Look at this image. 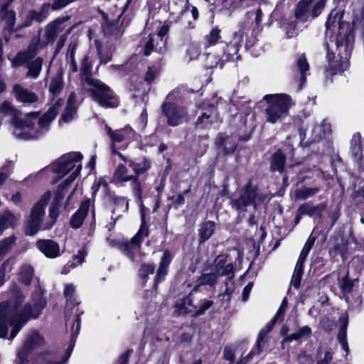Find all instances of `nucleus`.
I'll use <instances>...</instances> for the list:
<instances>
[{
  "label": "nucleus",
  "mask_w": 364,
  "mask_h": 364,
  "mask_svg": "<svg viewBox=\"0 0 364 364\" xmlns=\"http://www.w3.org/2000/svg\"><path fill=\"white\" fill-rule=\"evenodd\" d=\"M2 20L5 22L4 32L10 31L15 23L16 14L14 11L8 10L6 6H4L0 12Z\"/></svg>",
  "instance_id": "obj_35"
},
{
  "label": "nucleus",
  "mask_w": 364,
  "mask_h": 364,
  "mask_svg": "<svg viewBox=\"0 0 364 364\" xmlns=\"http://www.w3.org/2000/svg\"><path fill=\"white\" fill-rule=\"evenodd\" d=\"M215 230V223L212 221H207L204 223L200 230H199V242L200 243H203L207 240H208L211 235L213 234Z\"/></svg>",
  "instance_id": "obj_39"
},
{
  "label": "nucleus",
  "mask_w": 364,
  "mask_h": 364,
  "mask_svg": "<svg viewBox=\"0 0 364 364\" xmlns=\"http://www.w3.org/2000/svg\"><path fill=\"white\" fill-rule=\"evenodd\" d=\"M38 249L47 257L55 258L60 255L59 245L52 240H39L36 242Z\"/></svg>",
  "instance_id": "obj_23"
},
{
  "label": "nucleus",
  "mask_w": 364,
  "mask_h": 364,
  "mask_svg": "<svg viewBox=\"0 0 364 364\" xmlns=\"http://www.w3.org/2000/svg\"><path fill=\"white\" fill-rule=\"evenodd\" d=\"M113 181L118 186H124L131 182L134 194L140 197L142 193L141 183L134 174L129 173L128 169L123 164H119L113 175Z\"/></svg>",
  "instance_id": "obj_11"
},
{
  "label": "nucleus",
  "mask_w": 364,
  "mask_h": 364,
  "mask_svg": "<svg viewBox=\"0 0 364 364\" xmlns=\"http://www.w3.org/2000/svg\"><path fill=\"white\" fill-rule=\"evenodd\" d=\"M236 354H238L237 350L234 351L230 347H225L223 350V356L224 358L227 360H229L230 362L234 361L235 355Z\"/></svg>",
  "instance_id": "obj_60"
},
{
  "label": "nucleus",
  "mask_w": 364,
  "mask_h": 364,
  "mask_svg": "<svg viewBox=\"0 0 364 364\" xmlns=\"http://www.w3.org/2000/svg\"><path fill=\"white\" fill-rule=\"evenodd\" d=\"M348 326V319L347 318H343V324L341 328H340L339 333L338 334V339L339 342L346 341V331Z\"/></svg>",
  "instance_id": "obj_56"
},
{
  "label": "nucleus",
  "mask_w": 364,
  "mask_h": 364,
  "mask_svg": "<svg viewBox=\"0 0 364 364\" xmlns=\"http://www.w3.org/2000/svg\"><path fill=\"white\" fill-rule=\"evenodd\" d=\"M285 164V156L280 150L277 151L272 157L271 170L272 171L282 172Z\"/></svg>",
  "instance_id": "obj_36"
},
{
  "label": "nucleus",
  "mask_w": 364,
  "mask_h": 364,
  "mask_svg": "<svg viewBox=\"0 0 364 364\" xmlns=\"http://www.w3.org/2000/svg\"><path fill=\"white\" fill-rule=\"evenodd\" d=\"M85 83L90 87L89 91L95 102L105 108H113L119 105V99L111 89L100 80L86 77Z\"/></svg>",
  "instance_id": "obj_6"
},
{
  "label": "nucleus",
  "mask_w": 364,
  "mask_h": 364,
  "mask_svg": "<svg viewBox=\"0 0 364 364\" xmlns=\"http://www.w3.org/2000/svg\"><path fill=\"white\" fill-rule=\"evenodd\" d=\"M69 18V16L60 17L47 26L45 32L47 43L54 42L58 35L65 29V23Z\"/></svg>",
  "instance_id": "obj_21"
},
{
  "label": "nucleus",
  "mask_w": 364,
  "mask_h": 364,
  "mask_svg": "<svg viewBox=\"0 0 364 364\" xmlns=\"http://www.w3.org/2000/svg\"><path fill=\"white\" fill-rule=\"evenodd\" d=\"M63 104V101L58 99L42 117H39L37 113H30L24 119H21L20 112L11 102L5 100L0 104V114L12 117L14 127L13 133L16 138L33 139L38 138L48 130L50 122L57 115Z\"/></svg>",
  "instance_id": "obj_2"
},
{
  "label": "nucleus",
  "mask_w": 364,
  "mask_h": 364,
  "mask_svg": "<svg viewBox=\"0 0 364 364\" xmlns=\"http://www.w3.org/2000/svg\"><path fill=\"white\" fill-rule=\"evenodd\" d=\"M287 300L286 298H284L282 300V302L281 304V306L279 309H278L276 315L274 316L277 318H279L280 317H282L284 316V314L287 309Z\"/></svg>",
  "instance_id": "obj_63"
},
{
  "label": "nucleus",
  "mask_w": 364,
  "mask_h": 364,
  "mask_svg": "<svg viewBox=\"0 0 364 364\" xmlns=\"http://www.w3.org/2000/svg\"><path fill=\"white\" fill-rule=\"evenodd\" d=\"M217 113L213 107L204 112L196 122V126L200 128H206L217 119Z\"/></svg>",
  "instance_id": "obj_32"
},
{
  "label": "nucleus",
  "mask_w": 364,
  "mask_h": 364,
  "mask_svg": "<svg viewBox=\"0 0 364 364\" xmlns=\"http://www.w3.org/2000/svg\"><path fill=\"white\" fill-rule=\"evenodd\" d=\"M20 216L16 215L9 210L0 214V235L8 228H14L17 225Z\"/></svg>",
  "instance_id": "obj_28"
},
{
  "label": "nucleus",
  "mask_w": 364,
  "mask_h": 364,
  "mask_svg": "<svg viewBox=\"0 0 364 364\" xmlns=\"http://www.w3.org/2000/svg\"><path fill=\"white\" fill-rule=\"evenodd\" d=\"M178 306L180 308L181 314H186L188 312H191L192 310L189 308V306H192V300L190 296H187L185 298L181 304H178Z\"/></svg>",
  "instance_id": "obj_54"
},
{
  "label": "nucleus",
  "mask_w": 364,
  "mask_h": 364,
  "mask_svg": "<svg viewBox=\"0 0 364 364\" xmlns=\"http://www.w3.org/2000/svg\"><path fill=\"white\" fill-rule=\"evenodd\" d=\"M220 61H221V60H220ZM218 62H219V60H218V58L215 55H208V57H207V64H206V66L208 68H213L217 66Z\"/></svg>",
  "instance_id": "obj_64"
},
{
  "label": "nucleus",
  "mask_w": 364,
  "mask_h": 364,
  "mask_svg": "<svg viewBox=\"0 0 364 364\" xmlns=\"http://www.w3.org/2000/svg\"><path fill=\"white\" fill-rule=\"evenodd\" d=\"M12 93L17 101L23 103H33L38 99L34 92L29 91L18 84L14 85Z\"/></svg>",
  "instance_id": "obj_24"
},
{
  "label": "nucleus",
  "mask_w": 364,
  "mask_h": 364,
  "mask_svg": "<svg viewBox=\"0 0 364 364\" xmlns=\"http://www.w3.org/2000/svg\"><path fill=\"white\" fill-rule=\"evenodd\" d=\"M353 44L349 35L339 34L334 43L328 46L327 59L331 74L346 70L349 67V57Z\"/></svg>",
  "instance_id": "obj_3"
},
{
  "label": "nucleus",
  "mask_w": 364,
  "mask_h": 364,
  "mask_svg": "<svg viewBox=\"0 0 364 364\" xmlns=\"http://www.w3.org/2000/svg\"><path fill=\"white\" fill-rule=\"evenodd\" d=\"M200 54L199 48L196 45L190 46L186 50V56L189 60L196 59Z\"/></svg>",
  "instance_id": "obj_55"
},
{
  "label": "nucleus",
  "mask_w": 364,
  "mask_h": 364,
  "mask_svg": "<svg viewBox=\"0 0 364 364\" xmlns=\"http://www.w3.org/2000/svg\"><path fill=\"white\" fill-rule=\"evenodd\" d=\"M147 232L141 228L136 235L132 239L130 242L124 245V254L133 262H139L141 259L140 252V243L141 237L146 236Z\"/></svg>",
  "instance_id": "obj_17"
},
{
  "label": "nucleus",
  "mask_w": 364,
  "mask_h": 364,
  "mask_svg": "<svg viewBox=\"0 0 364 364\" xmlns=\"http://www.w3.org/2000/svg\"><path fill=\"white\" fill-rule=\"evenodd\" d=\"M102 29L106 35L120 36L123 33L121 27L118 26V22H106L103 24Z\"/></svg>",
  "instance_id": "obj_44"
},
{
  "label": "nucleus",
  "mask_w": 364,
  "mask_h": 364,
  "mask_svg": "<svg viewBox=\"0 0 364 364\" xmlns=\"http://www.w3.org/2000/svg\"><path fill=\"white\" fill-rule=\"evenodd\" d=\"M50 197L51 193L50 192L45 193L41 199L32 207L30 215L24 225L26 235H34L41 229V225L46 213L45 209Z\"/></svg>",
  "instance_id": "obj_7"
},
{
  "label": "nucleus",
  "mask_w": 364,
  "mask_h": 364,
  "mask_svg": "<svg viewBox=\"0 0 364 364\" xmlns=\"http://www.w3.org/2000/svg\"><path fill=\"white\" fill-rule=\"evenodd\" d=\"M243 31L242 29L235 32L232 40L226 46L223 55L220 59V68L223 66V62L237 59V55L243 40Z\"/></svg>",
  "instance_id": "obj_16"
},
{
  "label": "nucleus",
  "mask_w": 364,
  "mask_h": 364,
  "mask_svg": "<svg viewBox=\"0 0 364 364\" xmlns=\"http://www.w3.org/2000/svg\"><path fill=\"white\" fill-rule=\"evenodd\" d=\"M164 114L167 119L168 125L176 127L187 119V112L185 107L171 102H165L162 105Z\"/></svg>",
  "instance_id": "obj_13"
},
{
  "label": "nucleus",
  "mask_w": 364,
  "mask_h": 364,
  "mask_svg": "<svg viewBox=\"0 0 364 364\" xmlns=\"http://www.w3.org/2000/svg\"><path fill=\"white\" fill-rule=\"evenodd\" d=\"M33 276V269L31 266L25 264L21 267L20 278L23 283L28 284Z\"/></svg>",
  "instance_id": "obj_47"
},
{
  "label": "nucleus",
  "mask_w": 364,
  "mask_h": 364,
  "mask_svg": "<svg viewBox=\"0 0 364 364\" xmlns=\"http://www.w3.org/2000/svg\"><path fill=\"white\" fill-rule=\"evenodd\" d=\"M76 49H77V44L75 43H72L69 45L67 55H66V58L68 60H75L74 55H75Z\"/></svg>",
  "instance_id": "obj_62"
},
{
  "label": "nucleus",
  "mask_w": 364,
  "mask_h": 364,
  "mask_svg": "<svg viewBox=\"0 0 364 364\" xmlns=\"http://www.w3.org/2000/svg\"><path fill=\"white\" fill-rule=\"evenodd\" d=\"M353 282L350 279H348L347 277H345L343 279L341 284V291L344 293H348L350 292L353 289Z\"/></svg>",
  "instance_id": "obj_59"
},
{
  "label": "nucleus",
  "mask_w": 364,
  "mask_h": 364,
  "mask_svg": "<svg viewBox=\"0 0 364 364\" xmlns=\"http://www.w3.org/2000/svg\"><path fill=\"white\" fill-rule=\"evenodd\" d=\"M262 200V196H259L257 188L249 183L238 198L232 200L231 205L240 214L247 211V208L252 205L255 208L257 205V201Z\"/></svg>",
  "instance_id": "obj_9"
},
{
  "label": "nucleus",
  "mask_w": 364,
  "mask_h": 364,
  "mask_svg": "<svg viewBox=\"0 0 364 364\" xmlns=\"http://www.w3.org/2000/svg\"><path fill=\"white\" fill-rule=\"evenodd\" d=\"M219 277L226 276L228 278L233 277V265L228 262L227 257L219 255L215 260L211 269Z\"/></svg>",
  "instance_id": "obj_22"
},
{
  "label": "nucleus",
  "mask_w": 364,
  "mask_h": 364,
  "mask_svg": "<svg viewBox=\"0 0 364 364\" xmlns=\"http://www.w3.org/2000/svg\"><path fill=\"white\" fill-rule=\"evenodd\" d=\"M75 0H54L51 8L53 10L62 9Z\"/></svg>",
  "instance_id": "obj_61"
},
{
  "label": "nucleus",
  "mask_w": 364,
  "mask_h": 364,
  "mask_svg": "<svg viewBox=\"0 0 364 364\" xmlns=\"http://www.w3.org/2000/svg\"><path fill=\"white\" fill-rule=\"evenodd\" d=\"M63 76L61 72L58 73L52 78L50 85L49 91L53 95H58L63 88Z\"/></svg>",
  "instance_id": "obj_42"
},
{
  "label": "nucleus",
  "mask_w": 364,
  "mask_h": 364,
  "mask_svg": "<svg viewBox=\"0 0 364 364\" xmlns=\"http://www.w3.org/2000/svg\"><path fill=\"white\" fill-rule=\"evenodd\" d=\"M263 100L268 105L264 110L266 122L271 124L283 121L293 105L291 97L286 94H268Z\"/></svg>",
  "instance_id": "obj_4"
},
{
  "label": "nucleus",
  "mask_w": 364,
  "mask_h": 364,
  "mask_svg": "<svg viewBox=\"0 0 364 364\" xmlns=\"http://www.w3.org/2000/svg\"><path fill=\"white\" fill-rule=\"evenodd\" d=\"M360 134H354L350 141V150L354 162L357 164L359 171L361 173L364 172V154L360 146Z\"/></svg>",
  "instance_id": "obj_20"
},
{
  "label": "nucleus",
  "mask_w": 364,
  "mask_h": 364,
  "mask_svg": "<svg viewBox=\"0 0 364 364\" xmlns=\"http://www.w3.org/2000/svg\"><path fill=\"white\" fill-rule=\"evenodd\" d=\"M277 320L278 318L274 316L272 320L260 331L257 340L256 347L252 350V351L247 355V357L242 358L236 364H246L254 355L259 354L262 351L261 346L263 343H264V338L271 331Z\"/></svg>",
  "instance_id": "obj_18"
},
{
  "label": "nucleus",
  "mask_w": 364,
  "mask_h": 364,
  "mask_svg": "<svg viewBox=\"0 0 364 364\" xmlns=\"http://www.w3.org/2000/svg\"><path fill=\"white\" fill-rule=\"evenodd\" d=\"M77 100L74 93H71L68 97L64 112L61 116V120L68 122L74 119L77 114Z\"/></svg>",
  "instance_id": "obj_27"
},
{
  "label": "nucleus",
  "mask_w": 364,
  "mask_h": 364,
  "mask_svg": "<svg viewBox=\"0 0 364 364\" xmlns=\"http://www.w3.org/2000/svg\"><path fill=\"white\" fill-rule=\"evenodd\" d=\"M168 26L164 25L160 28L158 35L149 36L144 51L145 55H150L154 50L159 53H164L166 51V39L164 36L168 33Z\"/></svg>",
  "instance_id": "obj_15"
},
{
  "label": "nucleus",
  "mask_w": 364,
  "mask_h": 364,
  "mask_svg": "<svg viewBox=\"0 0 364 364\" xmlns=\"http://www.w3.org/2000/svg\"><path fill=\"white\" fill-rule=\"evenodd\" d=\"M172 260V255L170 251H164L160 261L159 267L155 277V285L163 280L168 273V266Z\"/></svg>",
  "instance_id": "obj_25"
},
{
  "label": "nucleus",
  "mask_w": 364,
  "mask_h": 364,
  "mask_svg": "<svg viewBox=\"0 0 364 364\" xmlns=\"http://www.w3.org/2000/svg\"><path fill=\"white\" fill-rule=\"evenodd\" d=\"M219 149L225 154L232 153L237 146L236 139L232 136L220 134L218 136L215 141Z\"/></svg>",
  "instance_id": "obj_29"
},
{
  "label": "nucleus",
  "mask_w": 364,
  "mask_h": 364,
  "mask_svg": "<svg viewBox=\"0 0 364 364\" xmlns=\"http://www.w3.org/2000/svg\"><path fill=\"white\" fill-rule=\"evenodd\" d=\"M13 168V164L11 161L7 162L0 171V187L4 184Z\"/></svg>",
  "instance_id": "obj_49"
},
{
  "label": "nucleus",
  "mask_w": 364,
  "mask_h": 364,
  "mask_svg": "<svg viewBox=\"0 0 364 364\" xmlns=\"http://www.w3.org/2000/svg\"><path fill=\"white\" fill-rule=\"evenodd\" d=\"M82 155L79 152H72L62 156L52 164L49 168L59 178L63 177L70 171L72 173L66 178V183H71L80 173L82 166L80 161Z\"/></svg>",
  "instance_id": "obj_5"
},
{
  "label": "nucleus",
  "mask_w": 364,
  "mask_h": 364,
  "mask_svg": "<svg viewBox=\"0 0 364 364\" xmlns=\"http://www.w3.org/2000/svg\"><path fill=\"white\" fill-rule=\"evenodd\" d=\"M219 277L211 269L209 273H203L198 279V284L195 285L193 289V291H196L201 285H209L211 287H214L218 283Z\"/></svg>",
  "instance_id": "obj_31"
},
{
  "label": "nucleus",
  "mask_w": 364,
  "mask_h": 364,
  "mask_svg": "<svg viewBox=\"0 0 364 364\" xmlns=\"http://www.w3.org/2000/svg\"><path fill=\"white\" fill-rule=\"evenodd\" d=\"M319 192L317 187L303 186L295 191V197L297 199L305 200L316 195Z\"/></svg>",
  "instance_id": "obj_41"
},
{
  "label": "nucleus",
  "mask_w": 364,
  "mask_h": 364,
  "mask_svg": "<svg viewBox=\"0 0 364 364\" xmlns=\"http://www.w3.org/2000/svg\"><path fill=\"white\" fill-rule=\"evenodd\" d=\"M331 124L326 120L320 124L313 123L305 130L299 129L300 140H304L307 136L311 141H318L331 133Z\"/></svg>",
  "instance_id": "obj_12"
},
{
  "label": "nucleus",
  "mask_w": 364,
  "mask_h": 364,
  "mask_svg": "<svg viewBox=\"0 0 364 364\" xmlns=\"http://www.w3.org/2000/svg\"><path fill=\"white\" fill-rule=\"evenodd\" d=\"M70 184V183H66L65 181L63 184L59 185L53 203L58 204V203L65 196L66 187Z\"/></svg>",
  "instance_id": "obj_51"
},
{
  "label": "nucleus",
  "mask_w": 364,
  "mask_h": 364,
  "mask_svg": "<svg viewBox=\"0 0 364 364\" xmlns=\"http://www.w3.org/2000/svg\"><path fill=\"white\" fill-rule=\"evenodd\" d=\"M338 15V13H335L334 11H331L328 16V18L326 22V27L327 30L331 29V28L334 26V24L337 22Z\"/></svg>",
  "instance_id": "obj_58"
},
{
  "label": "nucleus",
  "mask_w": 364,
  "mask_h": 364,
  "mask_svg": "<svg viewBox=\"0 0 364 364\" xmlns=\"http://www.w3.org/2000/svg\"><path fill=\"white\" fill-rule=\"evenodd\" d=\"M80 314L78 312V309L75 312L74 316L73 318H70L68 315V313L65 314V321L66 324L68 325L69 323L72 324L71 326V343L67 349L66 354L61 358L60 360L56 355L51 354V353H46L43 358V364H65L68 358H70L71 353L73 351L74 345H75V340L76 337L77 336L80 328Z\"/></svg>",
  "instance_id": "obj_8"
},
{
  "label": "nucleus",
  "mask_w": 364,
  "mask_h": 364,
  "mask_svg": "<svg viewBox=\"0 0 364 364\" xmlns=\"http://www.w3.org/2000/svg\"><path fill=\"white\" fill-rule=\"evenodd\" d=\"M85 252L84 250H80L77 255L73 257V261L69 262L62 269V274H66L70 272V269L76 267L77 264H82L84 262L85 257Z\"/></svg>",
  "instance_id": "obj_43"
},
{
  "label": "nucleus",
  "mask_w": 364,
  "mask_h": 364,
  "mask_svg": "<svg viewBox=\"0 0 364 364\" xmlns=\"http://www.w3.org/2000/svg\"><path fill=\"white\" fill-rule=\"evenodd\" d=\"M326 0H301L295 9L297 19L306 21L317 17L325 6Z\"/></svg>",
  "instance_id": "obj_10"
},
{
  "label": "nucleus",
  "mask_w": 364,
  "mask_h": 364,
  "mask_svg": "<svg viewBox=\"0 0 364 364\" xmlns=\"http://www.w3.org/2000/svg\"><path fill=\"white\" fill-rule=\"evenodd\" d=\"M119 159H121L124 162L128 164V166L132 168V170L134 172V176H137V178H139V176L141 173H143L146 172L147 170L149 169L151 165L149 161L144 159L141 162H135L131 159H128L127 157L123 156L120 153H117Z\"/></svg>",
  "instance_id": "obj_26"
},
{
  "label": "nucleus",
  "mask_w": 364,
  "mask_h": 364,
  "mask_svg": "<svg viewBox=\"0 0 364 364\" xmlns=\"http://www.w3.org/2000/svg\"><path fill=\"white\" fill-rule=\"evenodd\" d=\"M64 295L66 298V308L68 309L73 306L77 305L80 301L75 296V288L71 284H67L64 289Z\"/></svg>",
  "instance_id": "obj_38"
},
{
  "label": "nucleus",
  "mask_w": 364,
  "mask_h": 364,
  "mask_svg": "<svg viewBox=\"0 0 364 364\" xmlns=\"http://www.w3.org/2000/svg\"><path fill=\"white\" fill-rule=\"evenodd\" d=\"M36 53V46L31 44L26 52H21L14 59L13 64L19 65L24 63L28 59L33 58Z\"/></svg>",
  "instance_id": "obj_37"
},
{
  "label": "nucleus",
  "mask_w": 364,
  "mask_h": 364,
  "mask_svg": "<svg viewBox=\"0 0 364 364\" xmlns=\"http://www.w3.org/2000/svg\"><path fill=\"white\" fill-rule=\"evenodd\" d=\"M220 38V30L218 28H214L211 30L210 33L205 36V46H211L215 45L218 41Z\"/></svg>",
  "instance_id": "obj_48"
},
{
  "label": "nucleus",
  "mask_w": 364,
  "mask_h": 364,
  "mask_svg": "<svg viewBox=\"0 0 364 364\" xmlns=\"http://www.w3.org/2000/svg\"><path fill=\"white\" fill-rule=\"evenodd\" d=\"M107 133L112 139V152L118 156L119 153L116 149V144L122 142H130L137 138V134L129 126L124 128L112 131L111 128H107Z\"/></svg>",
  "instance_id": "obj_14"
},
{
  "label": "nucleus",
  "mask_w": 364,
  "mask_h": 364,
  "mask_svg": "<svg viewBox=\"0 0 364 364\" xmlns=\"http://www.w3.org/2000/svg\"><path fill=\"white\" fill-rule=\"evenodd\" d=\"M90 208V200H85L81 203V205L75 214L70 220V225L73 228H78L82 224V222L87 215Z\"/></svg>",
  "instance_id": "obj_30"
},
{
  "label": "nucleus",
  "mask_w": 364,
  "mask_h": 364,
  "mask_svg": "<svg viewBox=\"0 0 364 364\" xmlns=\"http://www.w3.org/2000/svg\"><path fill=\"white\" fill-rule=\"evenodd\" d=\"M23 300L22 292L18 291L13 299L0 304L1 338L7 336L9 326L11 325L10 338L14 339L29 319L38 317L45 307L41 294L35 296L31 302L21 307Z\"/></svg>",
  "instance_id": "obj_1"
},
{
  "label": "nucleus",
  "mask_w": 364,
  "mask_h": 364,
  "mask_svg": "<svg viewBox=\"0 0 364 364\" xmlns=\"http://www.w3.org/2000/svg\"><path fill=\"white\" fill-rule=\"evenodd\" d=\"M48 8V6H44L38 12L31 11L30 14L31 18L38 22L43 21L46 18V12L47 11Z\"/></svg>",
  "instance_id": "obj_50"
},
{
  "label": "nucleus",
  "mask_w": 364,
  "mask_h": 364,
  "mask_svg": "<svg viewBox=\"0 0 364 364\" xmlns=\"http://www.w3.org/2000/svg\"><path fill=\"white\" fill-rule=\"evenodd\" d=\"M311 334V329L307 326L300 328L298 331L287 336L283 341L282 344L286 342H291L292 341H299L304 337H309Z\"/></svg>",
  "instance_id": "obj_40"
},
{
  "label": "nucleus",
  "mask_w": 364,
  "mask_h": 364,
  "mask_svg": "<svg viewBox=\"0 0 364 364\" xmlns=\"http://www.w3.org/2000/svg\"><path fill=\"white\" fill-rule=\"evenodd\" d=\"M277 320L278 318L274 316L272 320L260 331L257 340L256 347L252 350V351L247 355V357L242 358L236 364H246L254 355L259 354L262 351L261 346L263 343H264V338L271 331Z\"/></svg>",
  "instance_id": "obj_19"
},
{
  "label": "nucleus",
  "mask_w": 364,
  "mask_h": 364,
  "mask_svg": "<svg viewBox=\"0 0 364 364\" xmlns=\"http://www.w3.org/2000/svg\"><path fill=\"white\" fill-rule=\"evenodd\" d=\"M296 26V21H292V22L289 23L284 26V29L286 35L288 38H293L294 36H295L298 34Z\"/></svg>",
  "instance_id": "obj_53"
},
{
  "label": "nucleus",
  "mask_w": 364,
  "mask_h": 364,
  "mask_svg": "<svg viewBox=\"0 0 364 364\" xmlns=\"http://www.w3.org/2000/svg\"><path fill=\"white\" fill-rule=\"evenodd\" d=\"M213 304L212 300H204L201 302L200 308L196 311L197 316H200L205 313V311L209 309Z\"/></svg>",
  "instance_id": "obj_57"
},
{
  "label": "nucleus",
  "mask_w": 364,
  "mask_h": 364,
  "mask_svg": "<svg viewBox=\"0 0 364 364\" xmlns=\"http://www.w3.org/2000/svg\"><path fill=\"white\" fill-rule=\"evenodd\" d=\"M43 60L41 58H38L35 60L31 62L28 65V71L27 73V76L31 77L33 78H36L41 70Z\"/></svg>",
  "instance_id": "obj_45"
},
{
  "label": "nucleus",
  "mask_w": 364,
  "mask_h": 364,
  "mask_svg": "<svg viewBox=\"0 0 364 364\" xmlns=\"http://www.w3.org/2000/svg\"><path fill=\"white\" fill-rule=\"evenodd\" d=\"M154 266L150 264H144L139 270V276L144 279L154 272Z\"/></svg>",
  "instance_id": "obj_52"
},
{
  "label": "nucleus",
  "mask_w": 364,
  "mask_h": 364,
  "mask_svg": "<svg viewBox=\"0 0 364 364\" xmlns=\"http://www.w3.org/2000/svg\"><path fill=\"white\" fill-rule=\"evenodd\" d=\"M15 241V237L11 236L0 242V261L11 250Z\"/></svg>",
  "instance_id": "obj_46"
},
{
  "label": "nucleus",
  "mask_w": 364,
  "mask_h": 364,
  "mask_svg": "<svg viewBox=\"0 0 364 364\" xmlns=\"http://www.w3.org/2000/svg\"><path fill=\"white\" fill-rule=\"evenodd\" d=\"M296 68L300 73V86L299 90L302 85L306 82V78L309 75V64L304 55H300L296 60Z\"/></svg>",
  "instance_id": "obj_33"
},
{
  "label": "nucleus",
  "mask_w": 364,
  "mask_h": 364,
  "mask_svg": "<svg viewBox=\"0 0 364 364\" xmlns=\"http://www.w3.org/2000/svg\"><path fill=\"white\" fill-rule=\"evenodd\" d=\"M326 208L323 203L317 205H312L309 203L302 204L298 209L299 214L308 215L310 217H314L317 214H320L322 210Z\"/></svg>",
  "instance_id": "obj_34"
}]
</instances>
